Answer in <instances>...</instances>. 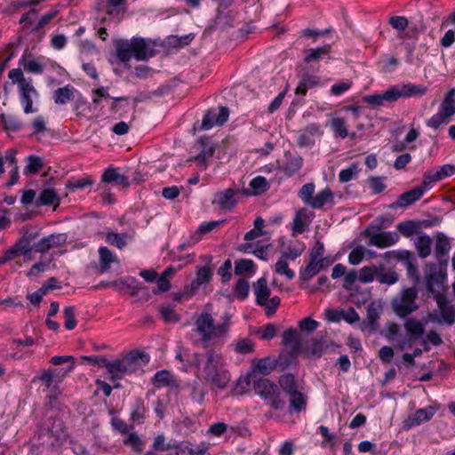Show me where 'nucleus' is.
Returning a JSON list of instances; mask_svg holds the SVG:
<instances>
[{
    "instance_id": "nucleus-1",
    "label": "nucleus",
    "mask_w": 455,
    "mask_h": 455,
    "mask_svg": "<svg viewBox=\"0 0 455 455\" xmlns=\"http://www.w3.org/2000/svg\"><path fill=\"white\" fill-rule=\"evenodd\" d=\"M144 354L138 350H133L123 356L113 361L101 360L104 368L107 369L108 379L111 382H116L114 388H120L121 384L118 382L124 376L136 372L141 368L140 360Z\"/></svg>"
},
{
    "instance_id": "nucleus-2",
    "label": "nucleus",
    "mask_w": 455,
    "mask_h": 455,
    "mask_svg": "<svg viewBox=\"0 0 455 455\" xmlns=\"http://www.w3.org/2000/svg\"><path fill=\"white\" fill-rule=\"evenodd\" d=\"M151 41L142 37L127 39H116L114 42L116 57L123 62H128L132 57L139 60H147L155 56L156 50L151 48Z\"/></svg>"
},
{
    "instance_id": "nucleus-3",
    "label": "nucleus",
    "mask_w": 455,
    "mask_h": 455,
    "mask_svg": "<svg viewBox=\"0 0 455 455\" xmlns=\"http://www.w3.org/2000/svg\"><path fill=\"white\" fill-rule=\"evenodd\" d=\"M427 88L421 84H403L389 87L382 94H372L363 97V101L372 106H381L384 101L395 102L400 98L422 96Z\"/></svg>"
},
{
    "instance_id": "nucleus-4",
    "label": "nucleus",
    "mask_w": 455,
    "mask_h": 455,
    "mask_svg": "<svg viewBox=\"0 0 455 455\" xmlns=\"http://www.w3.org/2000/svg\"><path fill=\"white\" fill-rule=\"evenodd\" d=\"M206 362L204 367L205 379L220 389H225L230 380V374L222 363L221 355L210 349L205 354Z\"/></svg>"
},
{
    "instance_id": "nucleus-5",
    "label": "nucleus",
    "mask_w": 455,
    "mask_h": 455,
    "mask_svg": "<svg viewBox=\"0 0 455 455\" xmlns=\"http://www.w3.org/2000/svg\"><path fill=\"white\" fill-rule=\"evenodd\" d=\"M39 438L43 443L50 446H59L68 437L67 429L63 420L58 416H46L43 419L39 428Z\"/></svg>"
},
{
    "instance_id": "nucleus-6",
    "label": "nucleus",
    "mask_w": 455,
    "mask_h": 455,
    "mask_svg": "<svg viewBox=\"0 0 455 455\" xmlns=\"http://www.w3.org/2000/svg\"><path fill=\"white\" fill-rule=\"evenodd\" d=\"M253 389L267 405L275 411L284 409L286 402L281 397L279 387L268 379H253Z\"/></svg>"
},
{
    "instance_id": "nucleus-7",
    "label": "nucleus",
    "mask_w": 455,
    "mask_h": 455,
    "mask_svg": "<svg viewBox=\"0 0 455 455\" xmlns=\"http://www.w3.org/2000/svg\"><path fill=\"white\" fill-rule=\"evenodd\" d=\"M196 331L201 335V342L204 347L214 338L225 336L226 325H215L212 315L208 312H202L196 321Z\"/></svg>"
},
{
    "instance_id": "nucleus-8",
    "label": "nucleus",
    "mask_w": 455,
    "mask_h": 455,
    "mask_svg": "<svg viewBox=\"0 0 455 455\" xmlns=\"http://www.w3.org/2000/svg\"><path fill=\"white\" fill-rule=\"evenodd\" d=\"M417 298L418 289L415 286L403 290L399 296L391 300L393 312L400 318L407 317L419 309Z\"/></svg>"
},
{
    "instance_id": "nucleus-9",
    "label": "nucleus",
    "mask_w": 455,
    "mask_h": 455,
    "mask_svg": "<svg viewBox=\"0 0 455 455\" xmlns=\"http://www.w3.org/2000/svg\"><path fill=\"white\" fill-rule=\"evenodd\" d=\"M455 115V89H451L442 101L439 111L427 123V126L437 129L443 124H447Z\"/></svg>"
},
{
    "instance_id": "nucleus-10",
    "label": "nucleus",
    "mask_w": 455,
    "mask_h": 455,
    "mask_svg": "<svg viewBox=\"0 0 455 455\" xmlns=\"http://www.w3.org/2000/svg\"><path fill=\"white\" fill-rule=\"evenodd\" d=\"M435 299L438 305L441 318L436 311H433L428 313V319L433 323H445L448 325L453 324L455 323V306L442 292L435 294Z\"/></svg>"
},
{
    "instance_id": "nucleus-11",
    "label": "nucleus",
    "mask_w": 455,
    "mask_h": 455,
    "mask_svg": "<svg viewBox=\"0 0 455 455\" xmlns=\"http://www.w3.org/2000/svg\"><path fill=\"white\" fill-rule=\"evenodd\" d=\"M240 195H243V190L238 188H229L218 191L214 194L212 204L221 211H230L237 204Z\"/></svg>"
},
{
    "instance_id": "nucleus-12",
    "label": "nucleus",
    "mask_w": 455,
    "mask_h": 455,
    "mask_svg": "<svg viewBox=\"0 0 455 455\" xmlns=\"http://www.w3.org/2000/svg\"><path fill=\"white\" fill-rule=\"evenodd\" d=\"M228 116L229 109L227 107H220L219 112L216 109H209L202 120L200 130L206 131L214 125L220 126L228 120Z\"/></svg>"
},
{
    "instance_id": "nucleus-13",
    "label": "nucleus",
    "mask_w": 455,
    "mask_h": 455,
    "mask_svg": "<svg viewBox=\"0 0 455 455\" xmlns=\"http://www.w3.org/2000/svg\"><path fill=\"white\" fill-rule=\"evenodd\" d=\"M404 328L409 339H401L397 340L396 347L401 350L404 349L407 343L411 345L412 342L422 337L425 331L423 323L415 318L407 319L404 323Z\"/></svg>"
},
{
    "instance_id": "nucleus-14",
    "label": "nucleus",
    "mask_w": 455,
    "mask_h": 455,
    "mask_svg": "<svg viewBox=\"0 0 455 455\" xmlns=\"http://www.w3.org/2000/svg\"><path fill=\"white\" fill-rule=\"evenodd\" d=\"M385 259L389 262L391 258H394L399 261H402L407 268L409 275H417L418 268L415 264V255L413 252L409 251H390L384 254Z\"/></svg>"
},
{
    "instance_id": "nucleus-15",
    "label": "nucleus",
    "mask_w": 455,
    "mask_h": 455,
    "mask_svg": "<svg viewBox=\"0 0 455 455\" xmlns=\"http://www.w3.org/2000/svg\"><path fill=\"white\" fill-rule=\"evenodd\" d=\"M435 412L436 408L433 406L419 409L403 420V428L409 430L416 426L422 424L423 422L429 421Z\"/></svg>"
},
{
    "instance_id": "nucleus-16",
    "label": "nucleus",
    "mask_w": 455,
    "mask_h": 455,
    "mask_svg": "<svg viewBox=\"0 0 455 455\" xmlns=\"http://www.w3.org/2000/svg\"><path fill=\"white\" fill-rule=\"evenodd\" d=\"M21 236L17 240L20 249L24 250L28 255L34 251V245L36 239L41 235L40 229L36 227H25L20 231Z\"/></svg>"
},
{
    "instance_id": "nucleus-17",
    "label": "nucleus",
    "mask_w": 455,
    "mask_h": 455,
    "mask_svg": "<svg viewBox=\"0 0 455 455\" xmlns=\"http://www.w3.org/2000/svg\"><path fill=\"white\" fill-rule=\"evenodd\" d=\"M381 310V307L377 305L374 301L368 305L366 317L361 323V328L363 331L367 330L370 333L377 331L379 327L378 320L379 319Z\"/></svg>"
},
{
    "instance_id": "nucleus-18",
    "label": "nucleus",
    "mask_w": 455,
    "mask_h": 455,
    "mask_svg": "<svg viewBox=\"0 0 455 455\" xmlns=\"http://www.w3.org/2000/svg\"><path fill=\"white\" fill-rule=\"evenodd\" d=\"M424 192L425 188L423 187H416L400 195L397 200L391 204L389 207L391 209L405 208L419 200Z\"/></svg>"
},
{
    "instance_id": "nucleus-19",
    "label": "nucleus",
    "mask_w": 455,
    "mask_h": 455,
    "mask_svg": "<svg viewBox=\"0 0 455 455\" xmlns=\"http://www.w3.org/2000/svg\"><path fill=\"white\" fill-rule=\"evenodd\" d=\"M38 97V92L31 84H21V88H20V102L23 105L24 112L26 114H30L36 112V108H33V98Z\"/></svg>"
},
{
    "instance_id": "nucleus-20",
    "label": "nucleus",
    "mask_w": 455,
    "mask_h": 455,
    "mask_svg": "<svg viewBox=\"0 0 455 455\" xmlns=\"http://www.w3.org/2000/svg\"><path fill=\"white\" fill-rule=\"evenodd\" d=\"M370 236L369 244L379 248H386L396 243L399 235L395 232H380Z\"/></svg>"
},
{
    "instance_id": "nucleus-21",
    "label": "nucleus",
    "mask_w": 455,
    "mask_h": 455,
    "mask_svg": "<svg viewBox=\"0 0 455 455\" xmlns=\"http://www.w3.org/2000/svg\"><path fill=\"white\" fill-rule=\"evenodd\" d=\"M174 450H176L177 455H205L209 450V443L202 442L195 450L189 442H176Z\"/></svg>"
},
{
    "instance_id": "nucleus-22",
    "label": "nucleus",
    "mask_w": 455,
    "mask_h": 455,
    "mask_svg": "<svg viewBox=\"0 0 455 455\" xmlns=\"http://www.w3.org/2000/svg\"><path fill=\"white\" fill-rule=\"evenodd\" d=\"M327 204L330 208L333 207L335 204L333 192L329 188H325L314 196L310 207L313 209H322Z\"/></svg>"
},
{
    "instance_id": "nucleus-23",
    "label": "nucleus",
    "mask_w": 455,
    "mask_h": 455,
    "mask_svg": "<svg viewBox=\"0 0 455 455\" xmlns=\"http://www.w3.org/2000/svg\"><path fill=\"white\" fill-rule=\"evenodd\" d=\"M60 198L54 188L43 189L35 201L37 207L46 205H54V207H57L60 205Z\"/></svg>"
},
{
    "instance_id": "nucleus-24",
    "label": "nucleus",
    "mask_w": 455,
    "mask_h": 455,
    "mask_svg": "<svg viewBox=\"0 0 455 455\" xmlns=\"http://www.w3.org/2000/svg\"><path fill=\"white\" fill-rule=\"evenodd\" d=\"M450 250L451 243L448 237L443 234H439L436 237L435 254L438 261L441 264H444V267H446L448 263L446 255L448 254Z\"/></svg>"
},
{
    "instance_id": "nucleus-25",
    "label": "nucleus",
    "mask_w": 455,
    "mask_h": 455,
    "mask_svg": "<svg viewBox=\"0 0 455 455\" xmlns=\"http://www.w3.org/2000/svg\"><path fill=\"white\" fill-rule=\"evenodd\" d=\"M269 184L265 177L257 176L250 182L251 189H243L244 196H259L269 189Z\"/></svg>"
},
{
    "instance_id": "nucleus-26",
    "label": "nucleus",
    "mask_w": 455,
    "mask_h": 455,
    "mask_svg": "<svg viewBox=\"0 0 455 455\" xmlns=\"http://www.w3.org/2000/svg\"><path fill=\"white\" fill-rule=\"evenodd\" d=\"M101 181L105 183H116L123 188H128L130 186L128 178L119 173L117 169L115 168H108L101 176Z\"/></svg>"
},
{
    "instance_id": "nucleus-27",
    "label": "nucleus",
    "mask_w": 455,
    "mask_h": 455,
    "mask_svg": "<svg viewBox=\"0 0 455 455\" xmlns=\"http://www.w3.org/2000/svg\"><path fill=\"white\" fill-rule=\"evenodd\" d=\"M256 302L259 306H264L270 296V290L267 287V281L265 277L259 278L253 283Z\"/></svg>"
},
{
    "instance_id": "nucleus-28",
    "label": "nucleus",
    "mask_w": 455,
    "mask_h": 455,
    "mask_svg": "<svg viewBox=\"0 0 455 455\" xmlns=\"http://www.w3.org/2000/svg\"><path fill=\"white\" fill-rule=\"evenodd\" d=\"M319 84V76L306 73L301 76V80L295 90V94L305 96L308 89L316 87Z\"/></svg>"
},
{
    "instance_id": "nucleus-29",
    "label": "nucleus",
    "mask_w": 455,
    "mask_h": 455,
    "mask_svg": "<svg viewBox=\"0 0 455 455\" xmlns=\"http://www.w3.org/2000/svg\"><path fill=\"white\" fill-rule=\"evenodd\" d=\"M251 369L253 371H258L263 375H268L273 370L276 369L275 358L267 356L251 363Z\"/></svg>"
},
{
    "instance_id": "nucleus-30",
    "label": "nucleus",
    "mask_w": 455,
    "mask_h": 455,
    "mask_svg": "<svg viewBox=\"0 0 455 455\" xmlns=\"http://www.w3.org/2000/svg\"><path fill=\"white\" fill-rule=\"evenodd\" d=\"M140 282L132 276H127L118 279L113 283V285L118 287L120 291L128 292L132 297L137 296Z\"/></svg>"
},
{
    "instance_id": "nucleus-31",
    "label": "nucleus",
    "mask_w": 455,
    "mask_h": 455,
    "mask_svg": "<svg viewBox=\"0 0 455 455\" xmlns=\"http://www.w3.org/2000/svg\"><path fill=\"white\" fill-rule=\"evenodd\" d=\"M399 279L398 274L393 269H387L383 264L378 266L376 280L382 284L392 285Z\"/></svg>"
},
{
    "instance_id": "nucleus-32",
    "label": "nucleus",
    "mask_w": 455,
    "mask_h": 455,
    "mask_svg": "<svg viewBox=\"0 0 455 455\" xmlns=\"http://www.w3.org/2000/svg\"><path fill=\"white\" fill-rule=\"evenodd\" d=\"M76 89L73 86L66 85L60 87L53 92V100L56 104L63 105L75 100Z\"/></svg>"
},
{
    "instance_id": "nucleus-33",
    "label": "nucleus",
    "mask_w": 455,
    "mask_h": 455,
    "mask_svg": "<svg viewBox=\"0 0 455 455\" xmlns=\"http://www.w3.org/2000/svg\"><path fill=\"white\" fill-rule=\"evenodd\" d=\"M331 47L330 44H325L317 48H311L307 51V54L304 57V62L308 64L313 61H316L320 59L329 56Z\"/></svg>"
},
{
    "instance_id": "nucleus-34",
    "label": "nucleus",
    "mask_w": 455,
    "mask_h": 455,
    "mask_svg": "<svg viewBox=\"0 0 455 455\" xmlns=\"http://www.w3.org/2000/svg\"><path fill=\"white\" fill-rule=\"evenodd\" d=\"M299 351L291 349V351H285L280 353L277 358H275V363L276 364V369L280 371H284L291 364L294 363L297 355Z\"/></svg>"
},
{
    "instance_id": "nucleus-35",
    "label": "nucleus",
    "mask_w": 455,
    "mask_h": 455,
    "mask_svg": "<svg viewBox=\"0 0 455 455\" xmlns=\"http://www.w3.org/2000/svg\"><path fill=\"white\" fill-rule=\"evenodd\" d=\"M279 386L286 395L298 391V383L293 374L284 373L279 377Z\"/></svg>"
},
{
    "instance_id": "nucleus-36",
    "label": "nucleus",
    "mask_w": 455,
    "mask_h": 455,
    "mask_svg": "<svg viewBox=\"0 0 455 455\" xmlns=\"http://www.w3.org/2000/svg\"><path fill=\"white\" fill-rule=\"evenodd\" d=\"M212 277V272L207 266L202 267L196 273V279L191 283V291L195 292L201 285L208 283Z\"/></svg>"
},
{
    "instance_id": "nucleus-37",
    "label": "nucleus",
    "mask_w": 455,
    "mask_h": 455,
    "mask_svg": "<svg viewBox=\"0 0 455 455\" xmlns=\"http://www.w3.org/2000/svg\"><path fill=\"white\" fill-rule=\"evenodd\" d=\"M100 269L99 272L103 274L109 270L110 264L116 260V257L108 247H100Z\"/></svg>"
},
{
    "instance_id": "nucleus-38",
    "label": "nucleus",
    "mask_w": 455,
    "mask_h": 455,
    "mask_svg": "<svg viewBox=\"0 0 455 455\" xmlns=\"http://www.w3.org/2000/svg\"><path fill=\"white\" fill-rule=\"evenodd\" d=\"M303 164V159L299 156H290L287 161L283 164L282 171L288 176L291 177L298 172Z\"/></svg>"
},
{
    "instance_id": "nucleus-39",
    "label": "nucleus",
    "mask_w": 455,
    "mask_h": 455,
    "mask_svg": "<svg viewBox=\"0 0 455 455\" xmlns=\"http://www.w3.org/2000/svg\"><path fill=\"white\" fill-rule=\"evenodd\" d=\"M445 278V275H443L441 272L439 275L431 274L428 275L427 279V291L434 295L437 292H441L443 288V280Z\"/></svg>"
},
{
    "instance_id": "nucleus-40",
    "label": "nucleus",
    "mask_w": 455,
    "mask_h": 455,
    "mask_svg": "<svg viewBox=\"0 0 455 455\" xmlns=\"http://www.w3.org/2000/svg\"><path fill=\"white\" fill-rule=\"evenodd\" d=\"M288 395L290 396V411L300 412L306 409L307 397L302 392L298 390Z\"/></svg>"
},
{
    "instance_id": "nucleus-41",
    "label": "nucleus",
    "mask_w": 455,
    "mask_h": 455,
    "mask_svg": "<svg viewBox=\"0 0 455 455\" xmlns=\"http://www.w3.org/2000/svg\"><path fill=\"white\" fill-rule=\"evenodd\" d=\"M28 164L24 168L25 175H33L39 172L44 168L43 159L35 155H30L27 157Z\"/></svg>"
},
{
    "instance_id": "nucleus-42",
    "label": "nucleus",
    "mask_w": 455,
    "mask_h": 455,
    "mask_svg": "<svg viewBox=\"0 0 455 455\" xmlns=\"http://www.w3.org/2000/svg\"><path fill=\"white\" fill-rule=\"evenodd\" d=\"M146 411L144 401L140 397L137 398L132 406L130 419L132 422L142 423L145 419Z\"/></svg>"
},
{
    "instance_id": "nucleus-43",
    "label": "nucleus",
    "mask_w": 455,
    "mask_h": 455,
    "mask_svg": "<svg viewBox=\"0 0 455 455\" xmlns=\"http://www.w3.org/2000/svg\"><path fill=\"white\" fill-rule=\"evenodd\" d=\"M421 228V223L414 220L403 221L396 226L397 230L405 237L417 234Z\"/></svg>"
},
{
    "instance_id": "nucleus-44",
    "label": "nucleus",
    "mask_w": 455,
    "mask_h": 455,
    "mask_svg": "<svg viewBox=\"0 0 455 455\" xmlns=\"http://www.w3.org/2000/svg\"><path fill=\"white\" fill-rule=\"evenodd\" d=\"M172 382V375L166 370L156 371L152 379V384L157 388L171 386Z\"/></svg>"
},
{
    "instance_id": "nucleus-45",
    "label": "nucleus",
    "mask_w": 455,
    "mask_h": 455,
    "mask_svg": "<svg viewBox=\"0 0 455 455\" xmlns=\"http://www.w3.org/2000/svg\"><path fill=\"white\" fill-rule=\"evenodd\" d=\"M131 235L127 233H114L108 232L106 236V241L111 245L116 246L118 249H123L127 244V240Z\"/></svg>"
},
{
    "instance_id": "nucleus-46",
    "label": "nucleus",
    "mask_w": 455,
    "mask_h": 455,
    "mask_svg": "<svg viewBox=\"0 0 455 455\" xmlns=\"http://www.w3.org/2000/svg\"><path fill=\"white\" fill-rule=\"evenodd\" d=\"M331 128L336 137L345 139L348 136L346 122L342 117L332 118L331 121Z\"/></svg>"
},
{
    "instance_id": "nucleus-47",
    "label": "nucleus",
    "mask_w": 455,
    "mask_h": 455,
    "mask_svg": "<svg viewBox=\"0 0 455 455\" xmlns=\"http://www.w3.org/2000/svg\"><path fill=\"white\" fill-rule=\"evenodd\" d=\"M283 343L291 346V349L299 351L300 341L298 332L293 328L287 329L283 334Z\"/></svg>"
},
{
    "instance_id": "nucleus-48",
    "label": "nucleus",
    "mask_w": 455,
    "mask_h": 455,
    "mask_svg": "<svg viewBox=\"0 0 455 455\" xmlns=\"http://www.w3.org/2000/svg\"><path fill=\"white\" fill-rule=\"evenodd\" d=\"M432 240L428 235H421L416 242V249L420 258H427L431 252Z\"/></svg>"
},
{
    "instance_id": "nucleus-49",
    "label": "nucleus",
    "mask_w": 455,
    "mask_h": 455,
    "mask_svg": "<svg viewBox=\"0 0 455 455\" xmlns=\"http://www.w3.org/2000/svg\"><path fill=\"white\" fill-rule=\"evenodd\" d=\"M255 267V264L251 259H239L235 262V274L236 275H242L245 273H253Z\"/></svg>"
},
{
    "instance_id": "nucleus-50",
    "label": "nucleus",
    "mask_w": 455,
    "mask_h": 455,
    "mask_svg": "<svg viewBox=\"0 0 455 455\" xmlns=\"http://www.w3.org/2000/svg\"><path fill=\"white\" fill-rule=\"evenodd\" d=\"M159 313L165 323H175L180 321V315L170 306H161Z\"/></svg>"
},
{
    "instance_id": "nucleus-51",
    "label": "nucleus",
    "mask_w": 455,
    "mask_h": 455,
    "mask_svg": "<svg viewBox=\"0 0 455 455\" xmlns=\"http://www.w3.org/2000/svg\"><path fill=\"white\" fill-rule=\"evenodd\" d=\"M316 260L308 259L306 267L299 270V280L307 282L315 276L319 271L316 268Z\"/></svg>"
},
{
    "instance_id": "nucleus-52",
    "label": "nucleus",
    "mask_w": 455,
    "mask_h": 455,
    "mask_svg": "<svg viewBox=\"0 0 455 455\" xmlns=\"http://www.w3.org/2000/svg\"><path fill=\"white\" fill-rule=\"evenodd\" d=\"M392 223V220L386 217V216H380L377 219H375L370 226L365 229L364 235H371V232L372 230L379 231L382 228H386L389 227Z\"/></svg>"
},
{
    "instance_id": "nucleus-53",
    "label": "nucleus",
    "mask_w": 455,
    "mask_h": 455,
    "mask_svg": "<svg viewBox=\"0 0 455 455\" xmlns=\"http://www.w3.org/2000/svg\"><path fill=\"white\" fill-rule=\"evenodd\" d=\"M377 271V265H371L362 267L358 274L359 281L364 283L372 282L374 279H376Z\"/></svg>"
},
{
    "instance_id": "nucleus-54",
    "label": "nucleus",
    "mask_w": 455,
    "mask_h": 455,
    "mask_svg": "<svg viewBox=\"0 0 455 455\" xmlns=\"http://www.w3.org/2000/svg\"><path fill=\"white\" fill-rule=\"evenodd\" d=\"M326 347L327 344L325 338L323 336H320L312 339L309 350L311 355L316 357H320L323 354Z\"/></svg>"
},
{
    "instance_id": "nucleus-55",
    "label": "nucleus",
    "mask_w": 455,
    "mask_h": 455,
    "mask_svg": "<svg viewBox=\"0 0 455 455\" xmlns=\"http://www.w3.org/2000/svg\"><path fill=\"white\" fill-rule=\"evenodd\" d=\"M175 443V441L166 443L165 436L163 434H160L155 437L152 447L156 451H167L170 450H174Z\"/></svg>"
},
{
    "instance_id": "nucleus-56",
    "label": "nucleus",
    "mask_w": 455,
    "mask_h": 455,
    "mask_svg": "<svg viewBox=\"0 0 455 455\" xmlns=\"http://www.w3.org/2000/svg\"><path fill=\"white\" fill-rule=\"evenodd\" d=\"M315 193V184L314 183H306L304 184L299 191V197L302 200V202L310 206L312 200L314 199Z\"/></svg>"
},
{
    "instance_id": "nucleus-57",
    "label": "nucleus",
    "mask_w": 455,
    "mask_h": 455,
    "mask_svg": "<svg viewBox=\"0 0 455 455\" xmlns=\"http://www.w3.org/2000/svg\"><path fill=\"white\" fill-rule=\"evenodd\" d=\"M93 183V180L91 176H86L79 180H68L66 184V188L70 191L81 190Z\"/></svg>"
},
{
    "instance_id": "nucleus-58",
    "label": "nucleus",
    "mask_w": 455,
    "mask_h": 455,
    "mask_svg": "<svg viewBox=\"0 0 455 455\" xmlns=\"http://www.w3.org/2000/svg\"><path fill=\"white\" fill-rule=\"evenodd\" d=\"M386 180V177L383 176H371L367 180V183L369 184L370 188H371L373 195H378L383 192L387 186L384 183V180Z\"/></svg>"
},
{
    "instance_id": "nucleus-59",
    "label": "nucleus",
    "mask_w": 455,
    "mask_h": 455,
    "mask_svg": "<svg viewBox=\"0 0 455 455\" xmlns=\"http://www.w3.org/2000/svg\"><path fill=\"white\" fill-rule=\"evenodd\" d=\"M255 333L262 340H270L276 336V327L274 323H267L256 330Z\"/></svg>"
},
{
    "instance_id": "nucleus-60",
    "label": "nucleus",
    "mask_w": 455,
    "mask_h": 455,
    "mask_svg": "<svg viewBox=\"0 0 455 455\" xmlns=\"http://www.w3.org/2000/svg\"><path fill=\"white\" fill-rule=\"evenodd\" d=\"M64 325L67 330H73L76 328L77 322L76 320L75 307L68 306L63 309Z\"/></svg>"
},
{
    "instance_id": "nucleus-61",
    "label": "nucleus",
    "mask_w": 455,
    "mask_h": 455,
    "mask_svg": "<svg viewBox=\"0 0 455 455\" xmlns=\"http://www.w3.org/2000/svg\"><path fill=\"white\" fill-rule=\"evenodd\" d=\"M126 446H130L134 451L141 452L143 450V443L136 433H128V435L124 440Z\"/></svg>"
},
{
    "instance_id": "nucleus-62",
    "label": "nucleus",
    "mask_w": 455,
    "mask_h": 455,
    "mask_svg": "<svg viewBox=\"0 0 455 455\" xmlns=\"http://www.w3.org/2000/svg\"><path fill=\"white\" fill-rule=\"evenodd\" d=\"M275 270L278 275H283L288 280H291L295 274L293 270L289 268L287 260L280 257L275 265Z\"/></svg>"
},
{
    "instance_id": "nucleus-63",
    "label": "nucleus",
    "mask_w": 455,
    "mask_h": 455,
    "mask_svg": "<svg viewBox=\"0 0 455 455\" xmlns=\"http://www.w3.org/2000/svg\"><path fill=\"white\" fill-rule=\"evenodd\" d=\"M249 283L245 279H239L234 288L235 297L240 300L246 299L249 294Z\"/></svg>"
},
{
    "instance_id": "nucleus-64",
    "label": "nucleus",
    "mask_w": 455,
    "mask_h": 455,
    "mask_svg": "<svg viewBox=\"0 0 455 455\" xmlns=\"http://www.w3.org/2000/svg\"><path fill=\"white\" fill-rule=\"evenodd\" d=\"M254 343L248 338L241 339L235 343V351L238 354L245 355L253 352Z\"/></svg>"
}]
</instances>
